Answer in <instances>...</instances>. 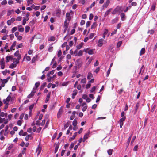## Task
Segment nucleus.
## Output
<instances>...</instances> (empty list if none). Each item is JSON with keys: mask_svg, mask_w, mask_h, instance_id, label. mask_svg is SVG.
I'll return each mask as SVG.
<instances>
[{"mask_svg": "<svg viewBox=\"0 0 157 157\" xmlns=\"http://www.w3.org/2000/svg\"><path fill=\"white\" fill-rule=\"evenodd\" d=\"M125 113L124 112H122L121 114V117L122 118L119 121L120 128H121L123 124V122L125 120L126 117L124 116Z\"/></svg>", "mask_w": 157, "mask_h": 157, "instance_id": "f257e3e1", "label": "nucleus"}, {"mask_svg": "<svg viewBox=\"0 0 157 157\" xmlns=\"http://www.w3.org/2000/svg\"><path fill=\"white\" fill-rule=\"evenodd\" d=\"M94 49L89 50V48H88L86 49H84V51L86 53H88L89 55H92L94 53Z\"/></svg>", "mask_w": 157, "mask_h": 157, "instance_id": "f03ea898", "label": "nucleus"}, {"mask_svg": "<svg viewBox=\"0 0 157 157\" xmlns=\"http://www.w3.org/2000/svg\"><path fill=\"white\" fill-rule=\"evenodd\" d=\"M124 7L125 6H118L116 7V10H117L118 12L120 13L124 11Z\"/></svg>", "mask_w": 157, "mask_h": 157, "instance_id": "7ed1b4c3", "label": "nucleus"}, {"mask_svg": "<svg viewBox=\"0 0 157 157\" xmlns=\"http://www.w3.org/2000/svg\"><path fill=\"white\" fill-rule=\"evenodd\" d=\"M12 101V98L11 96L10 95H9L7 98H6V99H4L3 101V102L4 103H7V102H9L10 101Z\"/></svg>", "mask_w": 157, "mask_h": 157, "instance_id": "20e7f679", "label": "nucleus"}, {"mask_svg": "<svg viewBox=\"0 0 157 157\" xmlns=\"http://www.w3.org/2000/svg\"><path fill=\"white\" fill-rule=\"evenodd\" d=\"M14 56L16 57H17V59L18 60H20L21 58V55L19 53V51L17 50L14 54Z\"/></svg>", "mask_w": 157, "mask_h": 157, "instance_id": "39448f33", "label": "nucleus"}, {"mask_svg": "<svg viewBox=\"0 0 157 157\" xmlns=\"http://www.w3.org/2000/svg\"><path fill=\"white\" fill-rule=\"evenodd\" d=\"M63 113V109L62 107H60L57 115V118H59L60 117L61 115Z\"/></svg>", "mask_w": 157, "mask_h": 157, "instance_id": "423d86ee", "label": "nucleus"}, {"mask_svg": "<svg viewBox=\"0 0 157 157\" xmlns=\"http://www.w3.org/2000/svg\"><path fill=\"white\" fill-rule=\"evenodd\" d=\"M4 59L3 58L1 59L0 61L1 68L2 69H4L5 68V62H4Z\"/></svg>", "mask_w": 157, "mask_h": 157, "instance_id": "0eeeda50", "label": "nucleus"}, {"mask_svg": "<svg viewBox=\"0 0 157 157\" xmlns=\"http://www.w3.org/2000/svg\"><path fill=\"white\" fill-rule=\"evenodd\" d=\"M86 105V103L85 102L83 103L82 105V106H83V107L82 109V110L83 112L85 111L87 108L88 106Z\"/></svg>", "mask_w": 157, "mask_h": 157, "instance_id": "6e6552de", "label": "nucleus"}, {"mask_svg": "<svg viewBox=\"0 0 157 157\" xmlns=\"http://www.w3.org/2000/svg\"><path fill=\"white\" fill-rule=\"evenodd\" d=\"M13 58V56L12 55L7 56L6 57V62L7 63L10 60H12Z\"/></svg>", "mask_w": 157, "mask_h": 157, "instance_id": "1a4fd4ad", "label": "nucleus"}, {"mask_svg": "<svg viewBox=\"0 0 157 157\" xmlns=\"http://www.w3.org/2000/svg\"><path fill=\"white\" fill-rule=\"evenodd\" d=\"M36 93V91H32L30 94L28 96H27V98H30L32 97H33L34 95L35 94V93Z\"/></svg>", "mask_w": 157, "mask_h": 157, "instance_id": "9d476101", "label": "nucleus"}, {"mask_svg": "<svg viewBox=\"0 0 157 157\" xmlns=\"http://www.w3.org/2000/svg\"><path fill=\"white\" fill-rule=\"evenodd\" d=\"M67 20H66L64 22V27L65 28V30H66L68 27V23H67Z\"/></svg>", "mask_w": 157, "mask_h": 157, "instance_id": "9b49d317", "label": "nucleus"}, {"mask_svg": "<svg viewBox=\"0 0 157 157\" xmlns=\"http://www.w3.org/2000/svg\"><path fill=\"white\" fill-rule=\"evenodd\" d=\"M139 103H137L135 107V109L134 111V114H135L137 112V110L139 106Z\"/></svg>", "mask_w": 157, "mask_h": 157, "instance_id": "f8f14e48", "label": "nucleus"}, {"mask_svg": "<svg viewBox=\"0 0 157 157\" xmlns=\"http://www.w3.org/2000/svg\"><path fill=\"white\" fill-rule=\"evenodd\" d=\"M103 41V40L102 39H100L99 40L98 42V46L99 47H101L103 44L102 42Z\"/></svg>", "mask_w": 157, "mask_h": 157, "instance_id": "ddd939ff", "label": "nucleus"}, {"mask_svg": "<svg viewBox=\"0 0 157 157\" xmlns=\"http://www.w3.org/2000/svg\"><path fill=\"white\" fill-rule=\"evenodd\" d=\"M18 31L20 32H22L24 31V29L23 27H22V26L21 25H19L18 26Z\"/></svg>", "mask_w": 157, "mask_h": 157, "instance_id": "4468645a", "label": "nucleus"}, {"mask_svg": "<svg viewBox=\"0 0 157 157\" xmlns=\"http://www.w3.org/2000/svg\"><path fill=\"white\" fill-rule=\"evenodd\" d=\"M90 134L89 132L87 133L86 134L84 135V138H83V141L84 142L88 138V136H89Z\"/></svg>", "mask_w": 157, "mask_h": 157, "instance_id": "2eb2a0df", "label": "nucleus"}, {"mask_svg": "<svg viewBox=\"0 0 157 157\" xmlns=\"http://www.w3.org/2000/svg\"><path fill=\"white\" fill-rule=\"evenodd\" d=\"M31 7L33 9H35L36 10H38L40 9V6H35L34 4H33L31 6Z\"/></svg>", "mask_w": 157, "mask_h": 157, "instance_id": "dca6fc26", "label": "nucleus"}, {"mask_svg": "<svg viewBox=\"0 0 157 157\" xmlns=\"http://www.w3.org/2000/svg\"><path fill=\"white\" fill-rule=\"evenodd\" d=\"M13 63H15V64H16L17 65V64H18L19 63V60H18L16 58H14L13 59Z\"/></svg>", "mask_w": 157, "mask_h": 157, "instance_id": "f3484780", "label": "nucleus"}, {"mask_svg": "<svg viewBox=\"0 0 157 157\" xmlns=\"http://www.w3.org/2000/svg\"><path fill=\"white\" fill-rule=\"evenodd\" d=\"M70 14L69 13H67L66 14V17L67 18V20L68 21V22L71 20V17H70Z\"/></svg>", "mask_w": 157, "mask_h": 157, "instance_id": "a211bd4d", "label": "nucleus"}, {"mask_svg": "<svg viewBox=\"0 0 157 157\" xmlns=\"http://www.w3.org/2000/svg\"><path fill=\"white\" fill-rule=\"evenodd\" d=\"M16 41H15L13 42L12 45L11 46L10 48V51H12V50H14V49H13V48L15 47L16 44Z\"/></svg>", "mask_w": 157, "mask_h": 157, "instance_id": "6ab92c4d", "label": "nucleus"}, {"mask_svg": "<svg viewBox=\"0 0 157 157\" xmlns=\"http://www.w3.org/2000/svg\"><path fill=\"white\" fill-rule=\"evenodd\" d=\"M108 33V30L107 29H105V31L103 35V38H105V36L106 35L107 36H108V35H107V33Z\"/></svg>", "mask_w": 157, "mask_h": 157, "instance_id": "aec40b11", "label": "nucleus"}, {"mask_svg": "<svg viewBox=\"0 0 157 157\" xmlns=\"http://www.w3.org/2000/svg\"><path fill=\"white\" fill-rule=\"evenodd\" d=\"M93 75L90 72H89L88 73V75L87 76V78L88 79H90L93 77Z\"/></svg>", "mask_w": 157, "mask_h": 157, "instance_id": "412c9836", "label": "nucleus"}, {"mask_svg": "<svg viewBox=\"0 0 157 157\" xmlns=\"http://www.w3.org/2000/svg\"><path fill=\"white\" fill-rule=\"evenodd\" d=\"M59 143H58L56 145L55 147V150H54V152L55 153H56L57 152V151L59 148Z\"/></svg>", "mask_w": 157, "mask_h": 157, "instance_id": "4be33fe9", "label": "nucleus"}, {"mask_svg": "<svg viewBox=\"0 0 157 157\" xmlns=\"http://www.w3.org/2000/svg\"><path fill=\"white\" fill-rule=\"evenodd\" d=\"M16 64L12 63L9 66V67L10 68L13 69L14 68L16 67Z\"/></svg>", "mask_w": 157, "mask_h": 157, "instance_id": "5701e85b", "label": "nucleus"}, {"mask_svg": "<svg viewBox=\"0 0 157 157\" xmlns=\"http://www.w3.org/2000/svg\"><path fill=\"white\" fill-rule=\"evenodd\" d=\"M121 20L122 21H124L125 19V15L124 13H121Z\"/></svg>", "mask_w": 157, "mask_h": 157, "instance_id": "b1692460", "label": "nucleus"}, {"mask_svg": "<svg viewBox=\"0 0 157 157\" xmlns=\"http://www.w3.org/2000/svg\"><path fill=\"white\" fill-rule=\"evenodd\" d=\"M56 13L57 15H59L61 13V10L59 9H58L56 10Z\"/></svg>", "mask_w": 157, "mask_h": 157, "instance_id": "393cba45", "label": "nucleus"}, {"mask_svg": "<svg viewBox=\"0 0 157 157\" xmlns=\"http://www.w3.org/2000/svg\"><path fill=\"white\" fill-rule=\"evenodd\" d=\"M35 105V103L31 105L29 107V109L30 110V113H31L32 111V110L33 108L34 105Z\"/></svg>", "mask_w": 157, "mask_h": 157, "instance_id": "a878e982", "label": "nucleus"}, {"mask_svg": "<svg viewBox=\"0 0 157 157\" xmlns=\"http://www.w3.org/2000/svg\"><path fill=\"white\" fill-rule=\"evenodd\" d=\"M77 132H76L75 133H74V135L72 137H71L70 138V140H74V139H75V138L76 136L77 135Z\"/></svg>", "mask_w": 157, "mask_h": 157, "instance_id": "bb28decb", "label": "nucleus"}, {"mask_svg": "<svg viewBox=\"0 0 157 157\" xmlns=\"http://www.w3.org/2000/svg\"><path fill=\"white\" fill-rule=\"evenodd\" d=\"M47 84V83L46 82L43 83L40 86V89L41 90H42L45 87V86Z\"/></svg>", "mask_w": 157, "mask_h": 157, "instance_id": "cd10ccee", "label": "nucleus"}, {"mask_svg": "<svg viewBox=\"0 0 157 157\" xmlns=\"http://www.w3.org/2000/svg\"><path fill=\"white\" fill-rule=\"evenodd\" d=\"M108 6V0H107L106 2L103 5L102 7L103 8L105 7L107 8Z\"/></svg>", "mask_w": 157, "mask_h": 157, "instance_id": "c85d7f7f", "label": "nucleus"}, {"mask_svg": "<svg viewBox=\"0 0 157 157\" xmlns=\"http://www.w3.org/2000/svg\"><path fill=\"white\" fill-rule=\"evenodd\" d=\"M55 40V37L53 36L50 37V38L48 39V41H53Z\"/></svg>", "mask_w": 157, "mask_h": 157, "instance_id": "c756f323", "label": "nucleus"}, {"mask_svg": "<svg viewBox=\"0 0 157 157\" xmlns=\"http://www.w3.org/2000/svg\"><path fill=\"white\" fill-rule=\"evenodd\" d=\"M83 43H81L79 45H77L76 46L77 48L78 49H81V48L82 47L83 45Z\"/></svg>", "mask_w": 157, "mask_h": 157, "instance_id": "7c9ffc66", "label": "nucleus"}, {"mask_svg": "<svg viewBox=\"0 0 157 157\" xmlns=\"http://www.w3.org/2000/svg\"><path fill=\"white\" fill-rule=\"evenodd\" d=\"M145 49L144 48H142L140 52V55L141 56L145 53Z\"/></svg>", "mask_w": 157, "mask_h": 157, "instance_id": "2f4dec72", "label": "nucleus"}, {"mask_svg": "<svg viewBox=\"0 0 157 157\" xmlns=\"http://www.w3.org/2000/svg\"><path fill=\"white\" fill-rule=\"evenodd\" d=\"M13 12H14L13 9H12L11 10H9L7 13V15L10 16V15H11L12 13Z\"/></svg>", "mask_w": 157, "mask_h": 157, "instance_id": "473e14b6", "label": "nucleus"}, {"mask_svg": "<svg viewBox=\"0 0 157 157\" xmlns=\"http://www.w3.org/2000/svg\"><path fill=\"white\" fill-rule=\"evenodd\" d=\"M86 78H84L81 80V83H82L85 84V83H86Z\"/></svg>", "mask_w": 157, "mask_h": 157, "instance_id": "72a5a7b5", "label": "nucleus"}, {"mask_svg": "<svg viewBox=\"0 0 157 157\" xmlns=\"http://www.w3.org/2000/svg\"><path fill=\"white\" fill-rule=\"evenodd\" d=\"M30 27L29 26H26L25 27V32L26 33L28 32L29 31Z\"/></svg>", "mask_w": 157, "mask_h": 157, "instance_id": "f704fd0d", "label": "nucleus"}, {"mask_svg": "<svg viewBox=\"0 0 157 157\" xmlns=\"http://www.w3.org/2000/svg\"><path fill=\"white\" fill-rule=\"evenodd\" d=\"M77 124V120H75V119H74V120L73 121V122L72 124L73 126H74L75 127L76 126Z\"/></svg>", "mask_w": 157, "mask_h": 157, "instance_id": "c9c22d12", "label": "nucleus"}, {"mask_svg": "<svg viewBox=\"0 0 157 157\" xmlns=\"http://www.w3.org/2000/svg\"><path fill=\"white\" fill-rule=\"evenodd\" d=\"M35 22V21L33 19L32 21H30L29 22L30 25L32 26L33 25Z\"/></svg>", "mask_w": 157, "mask_h": 157, "instance_id": "e433bc0d", "label": "nucleus"}, {"mask_svg": "<svg viewBox=\"0 0 157 157\" xmlns=\"http://www.w3.org/2000/svg\"><path fill=\"white\" fill-rule=\"evenodd\" d=\"M33 2V0H28L27 1L28 6H29L30 4H32Z\"/></svg>", "mask_w": 157, "mask_h": 157, "instance_id": "4c0bfd02", "label": "nucleus"}, {"mask_svg": "<svg viewBox=\"0 0 157 157\" xmlns=\"http://www.w3.org/2000/svg\"><path fill=\"white\" fill-rule=\"evenodd\" d=\"M17 29V27H15L13 28L12 29V33H13L15 32V31H16Z\"/></svg>", "mask_w": 157, "mask_h": 157, "instance_id": "58836bf2", "label": "nucleus"}, {"mask_svg": "<svg viewBox=\"0 0 157 157\" xmlns=\"http://www.w3.org/2000/svg\"><path fill=\"white\" fill-rule=\"evenodd\" d=\"M97 25L96 22H94L91 26V28L93 29L95 28L97 26Z\"/></svg>", "mask_w": 157, "mask_h": 157, "instance_id": "ea45409f", "label": "nucleus"}, {"mask_svg": "<svg viewBox=\"0 0 157 157\" xmlns=\"http://www.w3.org/2000/svg\"><path fill=\"white\" fill-rule=\"evenodd\" d=\"M78 91L77 90H75L73 91L72 95L73 96H75L77 93Z\"/></svg>", "mask_w": 157, "mask_h": 157, "instance_id": "a19ab883", "label": "nucleus"}, {"mask_svg": "<svg viewBox=\"0 0 157 157\" xmlns=\"http://www.w3.org/2000/svg\"><path fill=\"white\" fill-rule=\"evenodd\" d=\"M95 35V34L93 33H91L90 34L89 37V38L92 39L93 38L94 36Z\"/></svg>", "mask_w": 157, "mask_h": 157, "instance_id": "79ce46f5", "label": "nucleus"}, {"mask_svg": "<svg viewBox=\"0 0 157 157\" xmlns=\"http://www.w3.org/2000/svg\"><path fill=\"white\" fill-rule=\"evenodd\" d=\"M154 33V30H149L148 32V33L150 34H153Z\"/></svg>", "mask_w": 157, "mask_h": 157, "instance_id": "37998d69", "label": "nucleus"}, {"mask_svg": "<svg viewBox=\"0 0 157 157\" xmlns=\"http://www.w3.org/2000/svg\"><path fill=\"white\" fill-rule=\"evenodd\" d=\"M155 4H154L153 5H152L151 8V10H153V11H154L155 9Z\"/></svg>", "mask_w": 157, "mask_h": 157, "instance_id": "c03bdc74", "label": "nucleus"}, {"mask_svg": "<svg viewBox=\"0 0 157 157\" xmlns=\"http://www.w3.org/2000/svg\"><path fill=\"white\" fill-rule=\"evenodd\" d=\"M82 54H83L82 51V50H80L79 51L78 53V56H80L82 55Z\"/></svg>", "mask_w": 157, "mask_h": 157, "instance_id": "a18cd8bd", "label": "nucleus"}, {"mask_svg": "<svg viewBox=\"0 0 157 157\" xmlns=\"http://www.w3.org/2000/svg\"><path fill=\"white\" fill-rule=\"evenodd\" d=\"M69 126V124L68 122H67L65 125L64 127V129L67 128Z\"/></svg>", "mask_w": 157, "mask_h": 157, "instance_id": "49530a36", "label": "nucleus"}, {"mask_svg": "<svg viewBox=\"0 0 157 157\" xmlns=\"http://www.w3.org/2000/svg\"><path fill=\"white\" fill-rule=\"evenodd\" d=\"M122 43V42L121 41H120L118 42L117 44V48L119 47L121 45Z\"/></svg>", "mask_w": 157, "mask_h": 157, "instance_id": "de8ad7c7", "label": "nucleus"}, {"mask_svg": "<svg viewBox=\"0 0 157 157\" xmlns=\"http://www.w3.org/2000/svg\"><path fill=\"white\" fill-rule=\"evenodd\" d=\"M7 2L6 0H3L1 3L2 5H5L7 3Z\"/></svg>", "mask_w": 157, "mask_h": 157, "instance_id": "09e8293b", "label": "nucleus"}, {"mask_svg": "<svg viewBox=\"0 0 157 157\" xmlns=\"http://www.w3.org/2000/svg\"><path fill=\"white\" fill-rule=\"evenodd\" d=\"M17 124L19 126H21V124H22V122H21V120H18L17 121Z\"/></svg>", "mask_w": 157, "mask_h": 157, "instance_id": "8fccbe9b", "label": "nucleus"}, {"mask_svg": "<svg viewBox=\"0 0 157 157\" xmlns=\"http://www.w3.org/2000/svg\"><path fill=\"white\" fill-rule=\"evenodd\" d=\"M62 51L61 50H60L58 51V54H57V56L58 57H60L62 55Z\"/></svg>", "mask_w": 157, "mask_h": 157, "instance_id": "3c124183", "label": "nucleus"}, {"mask_svg": "<svg viewBox=\"0 0 157 157\" xmlns=\"http://www.w3.org/2000/svg\"><path fill=\"white\" fill-rule=\"evenodd\" d=\"M13 144L10 145L8 147V149L9 150H11L13 147Z\"/></svg>", "mask_w": 157, "mask_h": 157, "instance_id": "603ef678", "label": "nucleus"}, {"mask_svg": "<svg viewBox=\"0 0 157 157\" xmlns=\"http://www.w3.org/2000/svg\"><path fill=\"white\" fill-rule=\"evenodd\" d=\"M40 85V82H36V83H35V87L36 88H37V87H39Z\"/></svg>", "mask_w": 157, "mask_h": 157, "instance_id": "864d4df0", "label": "nucleus"}, {"mask_svg": "<svg viewBox=\"0 0 157 157\" xmlns=\"http://www.w3.org/2000/svg\"><path fill=\"white\" fill-rule=\"evenodd\" d=\"M26 150V148L25 147H24L23 148V149L21 151V154H24L25 153V151Z\"/></svg>", "mask_w": 157, "mask_h": 157, "instance_id": "5fc2aeb1", "label": "nucleus"}, {"mask_svg": "<svg viewBox=\"0 0 157 157\" xmlns=\"http://www.w3.org/2000/svg\"><path fill=\"white\" fill-rule=\"evenodd\" d=\"M45 123V120L44 119L42 121V122L40 123V124L41 126H43L44 125Z\"/></svg>", "mask_w": 157, "mask_h": 157, "instance_id": "6e6d98bb", "label": "nucleus"}, {"mask_svg": "<svg viewBox=\"0 0 157 157\" xmlns=\"http://www.w3.org/2000/svg\"><path fill=\"white\" fill-rule=\"evenodd\" d=\"M93 17H94V16L92 14V13L90 14L89 15V19L90 20H92L93 18Z\"/></svg>", "mask_w": 157, "mask_h": 157, "instance_id": "4d7b16f0", "label": "nucleus"}, {"mask_svg": "<svg viewBox=\"0 0 157 157\" xmlns=\"http://www.w3.org/2000/svg\"><path fill=\"white\" fill-rule=\"evenodd\" d=\"M99 64V62L98 60H96L95 63L94 64V66L96 67L98 66Z\"/></svg>", "mask_w": 157, "mask_h": 157, "instance_id": "13d9d810", "label": "nucleus"}, {"mask_svg": "<svg viewBox=\"0 0 157 157\" xmlns=\"http://www.w3.org/2000/svg\"><path fill=\"white\" fill-rule=\"evenodd\" d=\"M95 86H94L91 88V90H90V92L93 93V92L95 90Z\"/></svg>", "mask_w": 157, "mask_h": 157, "instance_id": "bf43d9fd", "label": "nucleus"}, {"mask_svg": "<svg viewBox=\"0 0 157 157\" xmlns=\"http://www.w3.org/2000/svg\"><path fill=\"white\" fill-rule=\"evenodd\" d=\"M5 104H6V105L4 107V109L5 110H6L8 108L9 104L8 103H5Z\"/></svg>", "mask_w": 157, "mask_h": 157, "instance_id": "052dcab7", "label": "nucleus"}, {"mask_svg": "<svg viewBox=\"0 0 157 157\" xmlns=\"http://www.w3.org/2000/svg\"><path fill=\"white\" fill-rule=\"evenodd\" d=\"M74 146V144L73 143H72L70 144V147H69L70 149H72Z\"/></svg>", "mask_w": 157, "mask_h": 157, "instance_id": "680f3d73", "label": "nucleus"}, {"mask_svg": "<svg viewBox=\"0 0 157 157\" xmlns=\"http://www.w3.org/2000/svg\"><path fill=\"white\" fill-rule=\"evenodd\" d=\"M36 58H35V57H33L32 59V63H35V61H36Z\"/></svg>", "mask_w": 157, "mask_h": 157, "instance_id": "e2e57ef3", "label": "nucleus"}, {"mask_svg": "<svg viewBox=\"0 0 157 157\" xmlns=\"http://www.w3.org/2000/svg\"><path fill=\"white\" fill-rule=\"evenodd\" d=\"M90 24V21H88L86 23V27H88Z\"/></svg>", "mask_w": 157, "mask_h": 157, "instance_id": "0e129e2a", "label": "nucleus"}, {"mask_svg": "<svg viewBox=\"0 0 157 157\" xmlns=\"http://www.w3.org/2000/svg\"><path fill=\"white\" fill-rule=\"evenodd\" d=\"M12 23L10 20H9L7 21V24L8 25H11Z\"/></svg>", "mask_w": 157, "mask_h": 157, "instance_id": "69168bd1", "label": "nucleus"}, {"mask_svg": "<svg viewBox=\"0 0 157 157\" xmlns=\"http://www.w3.org/2000/svg\"><path fill=\"white\" fill-rule=\"evenodd\" d=\"M87 16L85 14H84L82 15V19H85L86 18Z\"/></svg>", "mask_w": 157, "mask_h": 157, "instance_id": "338daca9", "label": "nucleus"}, {"mask_svg": "<svg viewBox=\"0 0 157 157\" xmlns=\"http://www.w3.org/2000/svg\"><path fill=\"white\" fill-rule=\"evenodd\" d=\"M85 21L84 20H82L81 22L80 23V25H82L85 24Z\"/></svg>", "mask_w": 157, "mask_h": 157, "instance_id": "774afa93", "label": "nucleus"}]
</instances>
